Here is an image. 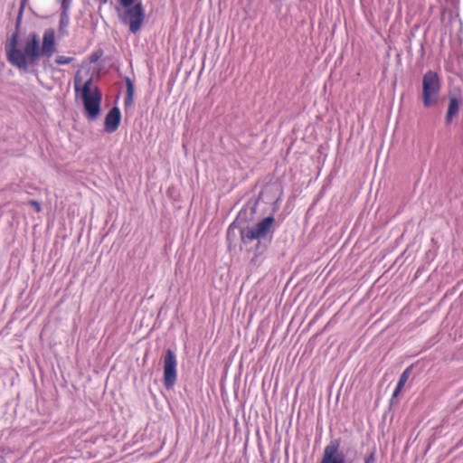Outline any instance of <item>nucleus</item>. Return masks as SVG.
Instances as JSON below:
<instances>
[{"label": "nucleus", "instance_id": "obj_2", "mask_svg": "<svg viewBox=\"0 0 463 463\" xmlns=\"http://www.w3.org/2000/svg\"><path fill=\"white\" fill-rule=\"evenodd\" d=\"M76 92H80L83 107L90 118H97L100 113L101 91L98 87H93L92 80H88L80 87V80H75Z\"/></svg>", "mask_w": 463, "mask_h": 463}, {"label": "nucleus", "instance_id": "obj_6", "mask_svg": "<svg viewBox=\"0 0 463 463\" xmlns=\"http://www.w3.org/2000/svg\"><path fill=\"white\" fill-rule=\"evenodd\" d=\"M274 222L273 217H267L255 224L254 228L241 231V240L248 242L256 239L265 238L271 230Z\"/></svg>", "mask_w": 463, "mask_h": 463}, {"label": "nucleus", "instance_id": "obj_8", "mask_svg": "<svg viewBox=\"0 0 463 463\" xmlns=\"http://www.w3.org/2000/svg\"><path fill=\"white\" fill-rule=\"evenodd\" d=\"M340 447L339 440H334L326 446L325 449H331L332 456L330 457L329 463H345V457L343 452H338Z\"/></svg>", "mask_w": 463, "mask_h": 463}, {"label": "nucleus", "instance_id": "obj_15", "mask_svg": "<svg viewBox=\"0 0 463 463\" xmlns=\"http://www.w3.org/2000/svg\"><path fill=\"white\" fill-rule=\"evenodd\" d=\"M63 13L68 12L71 0H61Z\"/></svg>", "mask_w": 463, "mask_h": 463}, {"label": "nucleus", "instance_id": "obj_10", "mask_svg": "<svg viewBox=\"0 0 463 463\" xmlns=\"http://www.w3.org/2000/svg\"><path fill=\"white\" fill-rule=\"evenodd\" d=\"M411 371V367H408L403 371V373H402V375L400 376V378L397 382V385L404 388V386L406 385L407 380L410 376Z\"/></svg>", "mask_w": 463, "mask_h": 463}, {"label": "nucleus", "instance_id": "obj_9", "mask_svg": "<svg viewBox=\"0 0 463 463\" xmlns=\"http://www.w3.org/2000/svg\"><path fill=\"white\" fill-rule=\"evenodd\" d=\"M459 101L457 98H451L449 102V107L445 118V121L447 124H450L453 120V117L457 116L459 113Z\"/></svg>", "mask_w": 463, "mask_h": 463}, {"label": "nucleus", "instance_id": "obj_1", "mask_svg": "<svg viewBox=\"0 0 463 463\" xmlns=\"http://www.w3.org/2000/svg\"><path fill=\"white\" fill-rule=\"evenodd\" d=\"M56 49L55 31L53 28L44 30L43 43L35 32L28 33L22 47L16 46V36L6 47L8 61L20 71H27L30 66L36 65L41 56L50 58Z\"/></svg>", "mask_w": 463, "mask_h": 463}, {"label": "nucleus", "instance_id": "obj_20", "mask_svg": "<svg viewBox=\"0 0 463 463\" xmlns=\"http://www.w3.org/2000/svg\"><path fill=\"white\" fill-rule=\"evenodd\" d=\"M92 61H97V55H94V58L91 59Z\"/></svg>", "mask_w": 463, "mask_h": 463}, {"label": "nucleus", "instance_id": "obj_14", "mask_svg": "<svg viewBox=\"0 0 463 463\" xmlns=\"http://www.w3.org/2000/svg\"><path fill=\"white\" fill-rule=\"evenodd\" d=\"M29 204L33 206L36 213H40L42 211V205L37 201L30 200Z\"/></svg>", "mask_w": 463, "mask_h": 463}, {"label": "nucleus", "instance_id": "obj_4", "mask_svg": "<svg viewBox=\"0 0 463 463\" xmlns=\"http://www.w3.org/2000/svg\"><path fill=\"white\" fill-rule=\"evenodd\" d=\"M124 8L126 11L121 16L122 23L128 24L131 33L138 32L146 18L141 0H137L129 7Z\"/></svg>", "mask_w": 463, "mask_h": 463}, {"label": "nucleus", "instance_id": "obj_7", "mask_svg": "<svg viewBox=\"0 0 463 463\" xmlns=\"http://www.w3.org/2000/svg\"><path fill=\"white\" fill-rule=\"evenodd\" d=\"M121 122V112L118 107H114L109 109L108 112L105 122L104 128L107 133H114Z\"/></svg>", "mask_w": 463, "mask_h": 463}, {"label": "nucleus", "instance_id": "obj_17", "mask_svg": "<svg viewBox=\"0 0 463 463\" xmlns=\"http://www.w3.org/2000/svg\"><path fill=\"white\" fill-rule=\"evenodd\" d=\"M136 0H120L123 6H130Z\"/></svg>", "mask_w": 463, "mask_h": 463}, {"label": "nucleus", "instance_id": "obj_13", "mask_svg": "<svg viewBox=\"0 0 463 463\" xmlns=\"http://www.w3.org/2000/svg\"><path fill=\"white\" fill-rule=\"evenodd\" d=\"M331 449H325L324 456L322 458L321 463H329L330 457L332 456Z\"/></svg>", "mask_w": 463, "mask_h": 463}, {"label": "nucleus", "instance_id": "obj_12", "mask_svg": "<svg viewBox=\"0 0 463 463\" xmlns=\"http://www.w3.org/2000/svg\"><path fill=\"white\" fill-rule=\"evenodd\" d=\"M126 84H127V95H128V98L131 99L132 97H133V93H134V84L131 81V80L128 79V78L126 80Z\"/></svg>", "mask_w": 463, "mask_h": 463}, {"label": "nucleus", "instance_id": "obj_19", "mask_svg": "<svg viewBox=\"0 0 463 463\" xmlns=\"http://www.w3.org/2000/svg\"><path fill=\"white\" fill-rule=\"evenodd\" d=\"M92 61H97V55H94V58L91 59Z\"/></svg>", "mask_w": 463, "mask_h": 463}, {"label": "nucleus", "instance_id": "obj_18", "mask_svg": "<svg viewBox=\"0 0 463 463\" xmlns=\"http://www.w3.org/2000/svg\"><path fill=\"white\" fill-rule=\"evenodd\" d=\"M364 463H374V456L373 454H371L367 456L364 459Z\"/></svg>", "mask_w": 463, "mask_h": 463}, {"label": "nucleus", "instance_id": "obj_16", "mask_svg": "<svg viewBox=\"0 0 463 463\" xmlns=\"http://www.w3.org/2000/svg\"><path fill=\"white\" fill-rule=\"evenodd\" d=\"M402 389H403L402 387L396 385V388L392 393V398L397 397L400 394V392L402 391Z\"/></svg>", "mask_w": 463, "mask_h": 463}, {"label": "nucleus", "instance_id": "obj_11", "mask_svg": "<svg viewBox=\"0 0 463 463\" xmlns=\"http://www.w3.org/2000/svg\"><path fill=\"white\" fill-rule=\"evenodd\" d=\"M73 61V57L65 56V55H58L55 58V62L59 65L68 64Z\"/></svg>", "mask_w": 463, "mask_h": 463}, {"label": "nucleus", "instance_id": "obj_3", "mask_svg": "<svg viewBox=\"0 0 463 463\" xmlns=\"http://www.w3.org/2000/svg\"><path fill=\"white\" fill-rule=\"evenodd\" d=\"M441 90V80L437 72L429 71L422 76V104L425 108L436 106Z\"/></svg>", "mask_w": 463, "mask_h": 463}, {"label": "nucleus", "instance_id": "obj_5", "mask_svg": "<svg viewBox=\"0 0 463 463\" xmlns=\"http://www.w3.org/2000/svg\"><path fill=\"white\" fill-rule=\"evenodd\" d=\"M177 364L175 353L171 349L166 350L163 356V383L168 390L172 389L177 381Z\"/></svg>", "mask_w": 463, "mask_h": 463}]
</instances>
